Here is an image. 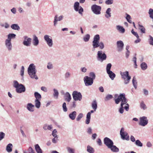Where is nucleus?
Returning <instances> with one entry per match:
<instances>
[{
  "mask_svg": "<svg viewBox=\"0 0 153 153\" xmlns=\"http://www.w3.org/2000/svg\"><path fill=\"white\" fill-rule=\"evenodd\" d=\"M83 117V114L82 113H80L79 114L76 118V120L77 121H79Z\"/></svg>",
  "mask_w": 153,
  "mask_h": 153,
  "instance_id": "nucleus-50",
  "label": "nucleus"
},
{
  "mask_svg": "<svg viewBox=\"0 0 153 153\" xmlns=\"http://www.w3.org/2000/svg\"><path fill=\"white\" fill-rule=\"evenodd\" d=\"M5 134L2 132H0V141L2 140L4 137Z\"/></svg>",
  "mask_w": 153,
  "mask_h": 153,
  "instance_id": "nucleus-57",
  "label": "nucleus"
},
{
  "mask_svg": "<svg viewBox=\"0 0 153 153\" xmlns=\"http://www.w3.org/2000/svg\"><path fill=\"white\" fill-rule=\"evenodd\" d=\"M140 107L141 108L143 109V110H145L147 108V107L146 105L145 104L143 101L141 102L140 104Z\"/></svg>",
  "mask_w": 153,
  "mask_h": 153,
  "instance_id": "nucleus-46",
  "label": "nucleus"
},
{
  "mask_svg": "<svg viewBox=\"0 0 153 153\" xmlns=\"http://www.w3.org/2000/svg\"><path fill=\"white\" fill-rule=\"evenodd\" d=\"M149 37L150 38L149 39V43L150 45L153 46V37L150 35L149 36Z\"/></svg>",
  "mask_w": 153,
  "mask_h": 153,
  "instance_id": "nucleus-58",
  "label": "nucleus"
},
{
  "mask_svg": "<svg viewBox=\"0 0 153 153\" xmlns=\"http://www.w3.org/2000/svg\"><path fill=\"white\" fill-rule=\"evenodd\" d=\"M64 99L65 101L68 102H69L71 99V95L68 92H66L64 94Z\"/></svg>",
  "mask_w": 153,
  "mask_h": 153,
  "instance_id": "nucleus-21",
  "label": "nucleus"
},
{
  "mask_svg": "<svg viewBox=\"0 0 153 153\" xmlns=\"http://www.w3.org/2000/svg\"><path fill=\"white\" fill-rule=\"evenodd\" d=\"M92 107L95 111L97 108V103L96 100H94L92 103Z\"/></svg>",
  "mask_w": 153,
  "mask_h": 153,
  "instance_id": "nucleus-32",
  "label": "nucleus"
},
{
  "mask_svg": "<svg viewBox=\"0 0 153 153\" xmlns=\"http://www.w3.org/2000/svg\"><path fill=\"white\" fill-rule=\"evenodd\" d=\"M41 90L43 91L46 92L48 91V89L45 86H42L41 88Z\"/></svg>",
  "mask_w": 153,
  "mask_h": 153,
  "instance_id": "nucleus-64",
  "label": "nucleus"
},
{
  "mask_svg": "<svg viewBox=\"0 0 153 153\" xmlns=\"http://www.w3.org/2000/svg\"><path fill=\"white\" fill-rule=\"evenodd\" d=\"M112 65L111 63H109L107 64L106 67V71L107 73L111 71L110 70Z\"/></svg>",
  "mask_w": 153,
  "mask_h": 153,
  "instance_id": "nucleus-42",
  "label": "nucleus"
},
{
  "mask_svg": "<svg viewBox=\"0 0 153 153\" xmlns=\"http://www.w3.org/2000/svg\"><path fill=\"white\" fill-rule=\"evenodd\" d=\"M100 39V36L98 34L95 35L93 38V40L92 41V46L93 48L94 49L99 47L100 49L102 50L104 48V45L102 42H99Z\"/></svg>",
  "mask_w": 153,
  "mask_h": 153,
  "instance_id": "nucleus-2",
  "label": "nucleus"
},
{
  "mask_svg": "<svg viewBox=\"0 0 153 153\" xmlns=\"http://www.w3.org/2000/svg\"><path fill=\"white\" fill-rule=\"evenodd\" d=\"M37 70L36 67L33 63L30 64L27 69L28 74L31 78L37 80L38 79L37 76L36 75Z\"/></svg>",
  "mask_w": 153,
  "mask_h": 153,
  "instance_id": "nucleus-3",
  "label": "nucleus"
},
{
  "mask_svg": "<svg viewBox=\"0 0 153 153\" xmlns=\"http://www.w3.org/2000/svg\"><path fill=\"white\" fill-rule=\"evenodd\" d=\"M47 68L48 69L50 70L53 68V64L51 62H49L48 63Z\"/></svg>",
  "mask_w": 153,
  "mask_h": 153,
  "instance_id": "nucleus-45",
  "label": "nucleus"
},
{
  "mask_svg": "<svg viewBox=\"0 0 153 153\" xmlns=\"http://www.w3.org/2000/svg\"><path fill=\"white\" fill-rule=\"evenodd\" d=\"M148 123V120L147 117L145 116L141 117L140 118L139 125L142 126H144L147 125Z\"/></svg>",
  "mask_w": 153,
  "mask_h": 153,
  "instance_id": "nucleus-14",
  "label": "nucleus"
},
{
  "mask_svg": "<svg viewBox=\"0 0 153 153\" xmlns=\"http://www.w3.org/2000/svg\"><path fill=\"white\" fill-rule=\"evenodd\" d=\"M62 107L63 111L64 112H66L67 111L68 109L67 108L65 102L63 103Z\"/></svg>",
  "mask_w": 153,
  "mask_h": 153,
  "instance_id": "nucleus-53",
  "label": "nucleus"
},
{
  "mask_svg": "<svg viewBox=\"0 0 153 153\" xmlns=\"http://www.w3.org/2000/svg\"><path fill=\"white\" fill-rule=\"evenodd\" d=\"M53 128L52 125H48L47 124H45L43 127V128L45 130H51Z\"/></svg>",
  "mask_w": 153,
  "mask_h": 153,
  "instance_id": "nucleus-35",
  "label": "nucleus"
},
{
  "mask_svg": "<svg viewBox=\"0 0 153 153\" xmlns=\"http://www.w3.org/2000/svg\"><path fill=\"white\" fill-rule=\"evenodd\" d=\"M34 105L31 103H28L27 105V109L30 112H33L34 111Z\"/></svg>",
  "mask_w": 153,
  "mask_h": 153,
  "instance_id": "nucleus-20",
  "label": "nucleus"
},
{
  "mask_svg": "<svg viewBox=\"0 0 153 153\" xmlns=\"http://www.w3.org/2000/svg\"><path fill=\"white\" fill-rule=\"evenodd\" d=\"M113 2V0H107L105 1V3L106 4L110 5L112 4Z\"/></svg>",
  "mask_w": 153,
  "mask_h": 153,
  "instance_id": "nucleus-56",
  "label": "nucleus"
},
{
  "mask_svg": "<svg viewBox=\"0 0 153 153\" xmlns=\"http://www.w3.org/2000/svg\"><path fill=\"white\" fill-rule=\"evenodd\" d=\"M126 19L127 21L129 23L131 24L132 23V21L131 20V16L128 14H126Z\"/></svg>",
  "mask_w": 153,
  "mask_h": 153,
  "instance_id": "nucleus-49",
  "label": "nucleus"
},
{
  "mask_svg": "<svg viewBox=\"0 0 153 153\" xmlns=\"http://www.w3.org/2000/svg\"><path fill=\"white\" fill-rule=\"evenodd\" d=\"M107 56L105 53H102V51H99L97 52V59L102 62L104 60H106Z\"/></svg>",
  "mask_w": 153,
  "mask_h": 153,
  "instance_id": "nucleus-8",
  "label": "nucleus"
},
{
  "mask_svg": "<svg viewBox=\"0 0 153 153\" xmlns=\"http://www.w3.org/2000/svg\"><path fill=\"white\" fill-rule=\"evenodd\" d=\"M135 143L137 146H138L142 147L143 146V143L139 140L136 141Z\"/></svg>",
  "mask_w": 153,
  "mask_h": 153,
  "instance_id": "nucleus-48",
  "label": "nucleus"
},
{
  "mask_svg": "<svg viewBox=\"0 0 153 153\" xmlns=\"http://www.w3.org/2000/svg\"><path fill=\"white\" fill-rule=\"evenodd\" d=\"M87 151L89 153H94V150L92 147L88 145L87 146Z\"/></svg>",
  "mask_w": 153,
  "mask_h": 153,
  "instance_id": "nucleus-37",
  "label": "nucleus"
},
{
  "mask_svg": "<svg viewBox=\"0 0 153 153\" xmlns=\"http://www.w3.org/2000/svg\"><path fill=\"white\" fill-rule=\"evenodd\" d=\"M23 45L27 47L30 46L31 44V38L25 36H23Z\"/></svg>",
  "mask_w": 153,
  "mask_h": 153,
  "instance_id": "nucleus-13",
  "label": "nucleus"
},
{
  "mask_svg": "<svg viewBox=\"0 0 153 153\" xmlns=\"http://www.w3.org/2000/svg\"><path fill=\"white\" fill-rule=\"evenodd\" d=\"M104 144L109 148L111 146L114 145L113 141L107 137H105L103 140Z\"/></svg>",
  "mask_w": 153,
  "mask_h": 153,
  "instance_id": "nucleus-15",
  "label": "nucleus"
},
{
  "mask_svg": "<svg viewBox=\"0 0 153 153\" xmlns=\"http://www.w3.org/2000/svg\"><path fill=\"white\" fill-rule=\"evenodd\" d=\"M132 82L134 87L135 89H136L137 88V82L136 79V78L135 76L133 77L132 79Z\"/></svg>",
  "mask_w": 153,
  "mask_h": 153,
  "instance_id": "nucleus-38",
  "label": "nucleus"
},
{
  "mask_svg": "<svg viewBox=\"0 0 153 153\" xmlns=\"http://www.w3.org/2000/svg\"><path fill=\"white\" fill-rule=\"evenodd\" d=\"M39 43V41L38 37L35 35L33 36V45L35 46H38Z\"/></svg>",
  "mask_w": 153,
  "mask_h": 153,
  "instance_id": "nucleus-19",
  "label": "nucleus"
},
{
  "mask_svg": "<svg viewBox=\"0 0 153 153\" xmlns=\"http://www.w3.org/2000/svg\"><path fill=\"white\" fill-rule=\"evenodd\" d=\"M120 74L121 76L122 79L124 80V83L126 85L128 84L131 79V76L129 75V72L128 71L122 72L120 71Z\"/></svg>",
  "mask_w": 153,
  "mask_h": 153,
  "instance_id": "nucleus-5",
  "label": "nucleus"
},
{
  "mask_svg": "<svg viewBox=\"0 0 153 153\" xmlns=\"http://www.w3.org/2000/svg\"><path fill=\"white\" fill-rule=\"evenodd\" d=\"M113 98V96L111 94L107 95L104 99V100L105 101H107Z\"/></svg>",
  "mask_w": 153,
  "mask_h": 153,
  "instance_id": "nucleus-39",
  "label": "nucleus"
},
{
  "mask_svg": "<svg viewBox=\"0 0 153 153\" xmlns=\"http://www.w3.org/2000/svg\"><path fill=\"white\" fill-rule=\"evenodd\" d=\"M120 134L121 138L123 140H129V137L128 135V133L125 131V129L124 128H122L120 131Z\"/></svg>",
  "mask_w": 153,
  "mask_h": 153,
  "instance_id": "nucleus-9",
  "label": "nucleus"
},
{
  "mask_svg": "<svg viewBox=\"0 0 153 153\" xmlns=\"http://www.w3.org/2000/svg\"><path fill=\"white\" fill-rule=\"evenodd\" d=\"M11 28L14 30H20V27L17 24H13L10 26Z\"/></svg>",
  "mask_w": 153,
  "mask_h": 153,
  "instance_id": "nucleus-29",
  "label": "nucleus"
},
{
  "mask_svg": "<svg viewBox=\"0 0 153 153\" xmlns=\"http://www.w3.org/2000/svg\"><path fill=\"white\" fill-rule=\"evenodd\" d=\"M132 61L134 63V67L135 68H137V58L136 57H134L133 58Z\"/></svg>",
  "mask_w": 153,
  "mask_h": 153,
  "instance_id": "nucleus-52",
  "label": "nucleus"
},
{
  "mask_svg": "<svg viewBox=\"0 0 153 153\" xmlns=\"http://www.w3.org/2000/svg\"><path fill=\"white\" fill-rule=\"evenodd\" d=\"M64 17L62 15L58 17L57 15H56L54 17L53 21V25L54 26H56L58 21H61L63 19Z\"/></svg>",
  "mask_w": 153,
  "mask_h": 153,
  "instance_id": "nucleus-17",
  "label": "nucleus"
},
{
  "mask_svg": "<svg viewBox=\"0 0 153 153\" xmlns=\"http://www.w3.org/2000/svg\"><path fill=\"white\" fill-rule=\"evenodd\" d=\"M89 75L90 77H91V78L93 79V80H94L95 79L96 76L95 75L94 73L93 72H91L89 74Z\"/></svg>",
  "mask_w": 153,
  "mask_h": 153,
  "instance_id": "nucleus-55",
  "label": "nucleus"
},
{
  "mask_svg": "<svg viewBox=\"0 0 153 153\" xmlns=\"http://www.w3.org/2000/svg\"><path fill=\"white\" fill-rule=\"evenodd\" d=\"M149 13L150 17L153 19V9L150 8L149 9Z\"/></svg>",
  "mask_w": 153,
  "mask_h": 153,
  "instance_id": "nucleus-54",
  "label": "nucleus"
},
{
  "mask_svg": "<svg viewBox=\"0 0 153 153\" xmlns=\"http://www.w3.org/2000/svg\"><path fill=\"white\" fill-rule=\"evenodd\" d=\"M117 51L118 52L122 51L123 48L124 43L122 41L120 40L117 42Z\"/></svg>",
  "mask_w": 153,
  "mask_h": 153,
  "instance_id": "nucleus-16",
  "label": "nucleus"
},
{
  "mask_svg": "<svg viewBox=\"0 0 153 153\" xmlns=\"http://www.w3.org/2000/svg\"><path fill=\"white\" fill-rule=\"evenodd\" d=\"M116 29L119 32L121 33H124L125 31V29L123 27L118 25L116 26Z\"/></svg>",
  "mask_w": 153,
  "mask_h": 153,
  "instance_id": "nucleus-28",
  "label": "nucleus"
},
{
  "mask_svg": "<svg viewBox=\"0 0 153 153\" xmlns=\"http://www.w3.org/2000/svg\"><path fill=\"white\" fill-rule=\"evenodd\" d=\"M24 66H22L21 70L20 73L21 75L22 76H23L24 75Z\"/></svg>",
  "mask_w": 153,
  "mask_h": 153,
  "instance_id": "nucleus-60",
  "label": "nucleus"
},
{
  "mask_svg": "<svg viewBox=\"0 0 153 153\" xmlns=\"http://www.w3.org/2000/svg\"><path fill=\"white\" fill-rule=\"evenodd\" d=\"M13 146L12 144L9 143L6 146V150L8 153L11 152L12 151Z\"/></svg>",
  "mask_w": 153,
  "mask_h": 153,
  "instance_id": "nucleus-24",
  "label": "nucleus"
},
{
  "mask_svg": "<svg viewBox=\"0 0 153 153\" xmlns=\"http://www.w3.org/2000/svg\"><path fill=\"white\" fill-rule=\"evenodd\" d=\"M91 116L87 114L86 119L85 121V123L86 124H88L90 121Z\"/></svg>",
  "mask_w": 153,
  "mask_h": 153,
  "instance_id": "nucleus-44",
  "label": "nucleus"
},
{
  "mask_svg": "<svg viewBox=\"0 0 153 153\" xmlns=\"http://www.w3.org/2000/svg\"><path fill=\"white\" fill-rule=\"evenodd\" d=\"M71 75V74L68 72H67L65 75V78H69Z\"/></svg>",
  "mask_w": 153,
  "mask_h": 153,
  "instance_id": "nucleus-61",
  "label": "nucleus"
},
{
  "mask_svg": "<svg viewBox=\"0 0 153 153\" xmlns=\"http://www.w3.org/2000/svg\"><path fill=\"white\" fill-rule=\"evenodd\" d=\"M13 86L16 88V91L17 93H21L25 91V86L22 84H19L17 81H13Z\"/></svg>",
  "mask_w": 153,
  "mask_h": 153,
  "instance_id": "nucleus-4",
  "label": "nucleus"
},
{
  "mask_svg": "<svg viewBox=\"0 0 153 153\" xmlns=\"http://www.w3.org/2000/svg\"><path fill=\"white\" fill-rule=\"evenodd\" d=\"M35 150L37 153H42V151L38 144L35 145Z\"/></svg>",
  "mask_w": 153,
  "mask_h": 153,
  "instance_id": "nucleus-34",
  "label": "nucleus"
},
{
  "mask_svg": "<svg viewBox=\"0 0 153 153\" xmlns=\"http://www.w3.org/2000/svg\"><path fill=\"white\" fill-rule=\"evenodd\" d=\"M16 36V35L14 33H10L8 35L7 39L6 40H10L11 41V39L15 38Z\"/></svg>",
  "mask_w": 153,
  "mask_h": 153,
  "instance_id": "nucleus-31",
  "label": "nucleus"
},
{
  "mask_svg": "<svg viewBox=\"0 0 153 153\" xmlns=\"http://www.w3.org/2000/svg\"><path fill=\"white\" fill-rule=\"evenodd\" d=\"M5 45L8 51H11L12 50V46L11 41L6 39L5 41Z\"/></svg>",
  "mask_w": 153,
  "mask_h": 153,
  "instance_id": "nucleus-18",
  "label": "nucleus"
},
{
  "mask_svg": "<svg viewBox=\"0 0 153 153\" xmlns=\"http://www.w3.org/2000/svg\"><path fill=\"white\" fill-rule=\"evenodd\" d=\"M74 9L76 12H78L81 15L82 14L83 9L82 7L79 6V3L78 2H75L74 6Z\"/></svg>",
  "mask_w": 153,
  "mask_h": 153,
  "instance_id": "nucleus-10",
  "label": "nucleus"
},
{
  "mask_svg": "<svg viewBox=\"0 0 153 153\" xmlns=\"http://www.w3.org/2000/svg\"><path fill=\"white\" fill-rule=\"evenodd\" d=\"M139 26V29L141 31V32L143 33H145V29L144 27L142 25H140L139 23L138 24Z\"/></svg>",
  "mask_w": 153,
  "mask_h": 153,
  "instance_id": "nucleus-40",
  "label": "nucleus"
},
{
  "mask_svg": "<svg viewBox=\"0 0 153 153\" xmlns=\"http://www.w3.org/2000/svg\"><path fill=\"white\" fill-rule=\"evenodd\" d=\"M108 149H110L112 152H117L119 151L118 148L114 145H112Z\"/></svg>",
  "mask_w": 153,
  "mask_h": 153,
  "instance_id": "nucleus-22",
  "label": "nucleus"
},
{
  "mask_svg": "<svg viewBox=\"0 0 153 153\" xmlns=\"http://www.w3.org/2000/svg\"><path fill=\"white\" fill-rule=\"evenodd\" d=\"M23 153H35V152L31 147H29L27 150H23Z\"/></svg>",
  "mask_w": 153,
  "mask_h": 153,
  "instance_id": "nucleus-26",
  "label": "nucleus"
},
{
  "mask_svg": "<svg viewBox=\"0 0 153 153\" xmlns=\"http://www.w3.org/2000/svg\"><path fill=\"white\" fill-rule=\"evenodd\" d=\"M111 9L110 8H108L105 12L106 14L105 15V16L107 19L109 18L111 16Z\"/></svg>",
  "mask_w": 153,
  "mask_h": 153,
  "instance_id": "nucleus-25",
  "label": "nucleus"
},
{
  "mask_svg": "<svg viewBox=\"0 0 153 153\" xmlns=\"http://www.w3.org/2000/svg\"><path fill=\"white\" fill-rule=\"evenodd\" d=\"M90 38V36L88 34H87L83 38V39L84 41L85 42H88Z\"/></svg>",
  "mask_w": 153,
  "mask_h": 153,
  "instance_id": "nucleus-43",
  "label": "nucleus"
},
{
  "mask_svg": "<svg viewBox=\"0 0 153 153\" xmlns=\"http://www.w3.org/2000/svg\"><path fill=\"white\" fill-rule=\"evenodd\" d=\"M76 112L74 111L70 113L69 115V118L72 120H74L76 118Z\"/></svg>",
  "mask_w": 153,
  "mask_h": 153,
  "instance_id": "nucleus-23",
  "label": "nucleus"
},
{
  "mask_svg": "<svg viewBox=\"0 0 153 153\" xmlns=\"http://www.w3.org/2000/svg\"><path fill=\"white\" fill-rule=\"evenodd\" d=\"M101 7L96 4H94L91 7L92 12L96 15H99L101 13Z\"/></svg>",
  "mask_w": 153,
  "mask_h": 153,
  "instance_id": "nucleus-7",
  "label": "nucleus"
},
{
  "mask_svg": "<svg viewBox=\"0 0 153 153\" xmlns=\"http://www.w3.org/2000/svg\"><path fill=\"white\" fill-rule=\"evenodd\" d=\"M140 66L142 69L143 70H145L147 69V65L146 64L145 62L142 63L141 64Z\"/></svg>",
  "mask_w": 153,
  "mask_h": 153,
  "instance_id": "nucleus-41",
  "label": "nucleus"
},
{
  "mask_svg": "<svg viewBox=\"0 0 153 153\" xmlns=\"http://www.w3.org/2000/svg\"><path fill=\"white\" fill-rule=\"evenodd\" d=\"M67 151L69 153H74V149L70 147H68L67 148Z\"/></svg>",
  "mask_w": 153,
  "mask_h": 153,
  "instance_id": "nucleus-47",
  "label": "nucleus"
},
{
  "mask_svg": "<svg viewBox=\"0 0 153 153\" xmlns=\"http://www.w3.org/2000/svg\"><path fill=\"white\" fill-rule=\"evenodd\" d=\"M57 131H56V129H54V130L53 131L52 135H53V136L54 137H56V138H58V136L56 134Z\"/></svg>",
  "mask_w": 153,
  "mask_h": 153,
  "instance_id": "nucleus-51",
  "label": "nucleus"
},
{
  "mask_svg": "<svg viewBox=\"0 0 153 153\" xmlns=\"http://www.w3.org/2000/svg\"><path fill=\"white\" fill-rule=\"evenodd\" d=\"M125 104H126V106L123 108L126 111H128L129 109V105L127 103Z\"/></svg>",
  "mask_w": 153,
  "mask_h": 153,
  "instance_id": "nucleus-63",
  "label": "nucleus"
},
{
  "mask_svg": "<svg viewBox=\"0 0 153 153\" xmlns=\"http://www.w3.org/2000/svg\"><path fill=\"white\" fill-rule=\"evenodd\" d=\"M35 107L37 108H39L41 105V102L40 100H35Z\"/></svg>",
  "mask_w": 153,
  "mask_h": 153,
  "instance_id": "nucleus-36",
  "label": "nucleus"
},
{
  "mask_svg": "<svg viewBox=\"0 0 153 153\" xmlns=\"http://www.w3.org/2000/svg\"><path fill=\"white\" fill-rule=\"evenodd\" d=\"M144 94L145 96H147L149 94V92L148 90L146 89H143V90Z\"/></svg>",
  "mask_w": 153,
  "mask_h": 153,
  "instance_id": "nucleus-62",
  "label": "nucleus"
},
{
  "mask_svg": "<svg viewBox=\"0 0 153 153\" xmlns=\"http://www.w3.org/2000/svg\"><path fill=\"white\" fill-rule=\"evenodd\" d=\"M83 80L86 86H91L93 83L94 80L93 79L88 76H85L84 77Z\"/></svg>",
  "mask_w": 153,
  "mask_h": 153,
  "instance_id": "nucleus-12",
  "label": "nucleus"
},
{
  "mask_svg": "<svg viewBox=\"0 0 153 153\" xmlns=\"http://www.w3.org/2000/svg\"><path fill=\"white\" fill-rule=\"evenodd\" d=\"M72 96L73 98L75 101H81L82 99V96L81 93L76 91L73 92Z\"/></svg>",
  "mask_w": 153,
  "mask_h": 153,
  "instance_id": "nucleus-11",
  "label": "nucleus"
},
{
  "mask_svg": "<svg viewBox=\"0 0 153 153\" xmlns=\"http://www.w3.org/2000/svg\"><path fill=\"white\" fill-rule=\"evenodd\" d=\"M115 102L116 104H118L120 102H121L120 107L119 110V112L120 114H123L124 112L123 105L125 103H127L128 101L125 97V94L124 93L121 94L118 96V98L115 99Z\"/></svg>",
  "mask_w": 153,
  "mask_h": 153,
  "instance_id": "nucleus-1",
  "label": "nucleus"
},
{
  "mask_svg": "<svg viewBox=\"0 0 153 153\" xmlns=\"http://www.w3.org/2000/svg\"><path fill=\"white\" fill-rule=\"evenodd\" d=\"M108 75V76L112 80H114V78L115 77V74L113 73L111 71L107 73Z\"/></svg>",
  "mask_w": 153,
  "mask_h": 153,
  "instance_id": "nucleus-30",
  "label": "nucleus"
},
{
  "mask_svg": "<svg viewBox=\"0 0 153 153\" xmlns=\"http://www.w3.org/2000/svg\"><path fill=\"white\" fill-rule=\"evenodd\" d=\"M34 96L36 98L35 100H40L42 98V97L41 94L38 92H36L34 94Z\"/></svg>",
  "mask_w": 153,
  "mask_h": 153,
  "instance_id": "nucleus-33",
  "label": "nucleus"
},
{
  "mask_svg": "<svg viewBox=\"0 0 153 153\" xmlns=\"http://www.w3.org/2000/svg\"><path fill=\"white\" fill-rule=\"evenodd\" d=\"M44 39L48 47H52L53 46V43L51 36L48 35H45L44 36Z\"/></svg>",
  "mask_w": 153,
  "mask_h": 153,
  "instance_id": "nucleus-6",
  "label": "nucleus"
},
{
  "mask_svg": "<svg viewBox=\"0 0 153 153\" xmlns=\"http://www.w3.org/2000/svg\"><path fill=\"white\" fill-rule=\"evenodd\" d=\"M131 32L135 36L137 39H138L139 38V36L138 35V33L137 32H135L134 31V30L133 29H132L131 30Z\"/></svg>",
  "mask_w": 153,
  "mask_h": 153,
  "instance_id": "nucleus-59",
  "label": "nucleus"
},
{
  "mask_svg": "<svg viewBox=\"0 0 153 153\" xmlns=\"http://www.w3.org/2000/svg\"><path fill=\"white\" fill-rule=\"evenodd\" d=\"M53 97L55 99H57L58 98L59 95V93L58 91L55 88H53Z\"/></svg>",
  "mask_w": 153,
  "mask_h": 153,
  "instance_id": "nucleus-27",
  "label": "nucleus"
}]
</instances>
